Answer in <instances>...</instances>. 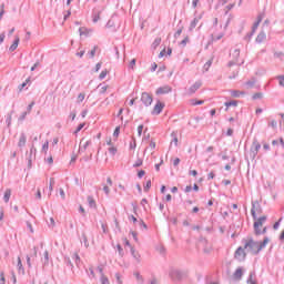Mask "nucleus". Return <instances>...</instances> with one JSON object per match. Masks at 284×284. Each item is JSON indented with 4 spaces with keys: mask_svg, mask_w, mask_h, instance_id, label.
<instances>
[{
    "mask_svg": "<svg viewBox=\"0 0 284 284\" xmlns=\"http://www.w3.org/2000/svg\"><path fill=\"white\" fill-rule=\"evenodd\" d=\"M118 252H119V256H123V247H121V244L116 245Z\"/></svg>",
    "mask_w": 284,
    "mask_h": 284,
    "instance_id": "nucleus-47",
    "label": "nucleus"
},
{
    "mask_svg": "<svg viewBox=\"0 0 284 284\" xmlns=\"http://www.w3.org/2000/svg\"><path fill=\"white\" fill-rule=\"evenodd\" d=\"M134 65H136V59L131 60L129 68H131V70H134Z\"/></svg>",
    "mask_w": 284,
    "mask_h": 284,
    "instance_id": "nucleus-45",
    "label": "nucleus"
},
{
    "mask_svg": "<svg viewBox=\"0 0 284 284\" xmlns=\"http://www.w3.org/2000/svg\"><path fill=\"white\" fill-rule=\"evenodd\" d=\"M243 274H245V270L243 267L236 268L232 276L233 281H241V278H243Z\"/></svg>",
    "mask_w": 284,
    "mask_h": 284,
    "instance_id": "nucleus-8",
    "label": "nucleus"
},
{
    "mask_svg": "<svg viewBox=\"0 0 284 284\" xmlns=\"http://www.w3.org/2000/svg\"><path fill=\"white\" fill-rule=\"evenodd\" d=\"M212 67V60H209L205 64H204V70L205 72H207V70H210V68Z\"/></svg>",
    "mask_w": 284,
    "mask_h": 284,
    "instance_id": "nucleus-35",
    "label": "nucleus"
},
{
    "mask_svg": "<svg viewBox=\"0 0 284 284\" xmlns=\"http://www.w3.org/2000/svg\"><path fill=\"white\" fill-rule=\"evenodd\" d=\"M247 247H250V241L245 242L244 247H237V250L234 253V260L240 262L243 261L245 256H247V254L245 253V250H247Z\"/></svg>",
    "mask_w": 284,
    "mask_h": 284,
    "instance_id": "nucleus-4",
    "label": "nucleus"
},
{
    "mask_svg": "<svg viewBox=\"0 0 284 284\" xmlns=\"http://www.w3.org/2000/svg\"><path fill=\"white\" fill-rule=\"evenodd\" d=\"M6 123L8 125V128H10V125H12V114H7V119H6Z\"/></svg>",
    "mask_w": 284,
    "mask_h": 284,
    "instance_id": "nucleus-30",
    "label": "nucleus"
},
{
    "mask_svg": "<svg viewBox=\"0 0 284 284\" xmlns=\"http://www.w3.org/2000/svg\"><path fill=\"white\" fill-rule=\"evenodd\" d=\"M32 108H34V101H32V102L28 105V108H27V113L30 114V112H32Z\"/></svg>",
    "mask_w": 284,
    "mask_h": 284,
    "instance_id": "nucleus-41",
    "label": "nucleus"
},
{
    "mask_svg": "<svg viewBox=\"0 0 284 284\" xmlns=\"http://www.w3.org/2000/svg\"><path fill=\"white\" fill-rule=\"evenodd\" d=\"M87 201H88V203H89V207H97V201H94V197H92V196H88L87 197Z\"/></svg>",
    "mask_w": 284,
    "mask_h": 284,
    "instance_id": "nucleus-23",
    "label": "nucleus"
},
{
    "mask_svg": "<svg viewBox=\"0 0 284 284\" xmlns=\"http://www.w3.org/2000/svg\"><path fill=\"white\" fill-rule=\"evenodd\" d=\"M270 243V239H264L263 242H251L250 247H251V254H258L265 245Z\"/></svg>",
    "mask_w": 284,
    "mask_h": 284,
    "instance_id": "nucleus-3",
    "label": "nucleus"
},
{
    "mask_svg": "<svg viewBox=\"0 0 284 284\" xmlns=\"http://www.w3.org/2000/svg\"><path fill=\"white\" fill-rule=\"evenodd\" d=\"M109 153L111 154V156H114L116 154V148L114 146L109 148Z\"/></svg>",
    "mask_w": 284,
    "mask_h": 284,
    "instance_id": "nucleus-38",
    "label": "nucleus"
},
{
    "mask_svg": "<svg viewBox=\"0 0 284 284\" xmlns=\"http://www.w3.org/2000/svg\"><path fill=\"white\" fill-rule=\"evenodd\" d=\"M49 262H50L49 253L48 251H44L43 265H48Z\"/></svg>",
    "mask_w": 284,
    "mask_h": 284,
    "instance_id": "nucleus-28",
    "label": "nucleus"
},
{
    "mask_svg": "<svg viewBox=\"0 0 284 284\" xmlns=\"http://www.w3.org/2000/svg\"><path fill=\"white\" fill-rule=\"evenodd\" d=\"M163 108H165V104H163L161 101H158L153 108L152 114H160L163 112Z\"/></svg>",
    "mask_w": 284,
    "mask_h": 284,
    "instance_id": "nucleus-10",
    "label": "nucleus"
},
{
    "mask_svg": "<svg viewBox=\"0 0 284 284\" xmlns=\"http://www.w3.org/2000/svg\"><path fill=\"white\" fill-rule=\"evenodd\" d=\"M3 8H4V6L1 4V7H0V21H1V19H3V14H6V10Z\"/></svg>",
    "mask_w": 284,
    "mask_h": 284,
    "instance_id": "nucleus-42",
    "label": "nucleus"
},
{
    "mask_svg": "<svg viewBox=\"0 0 284 284\" xmlns=\"http://www.w3.org/2000/svg\"><path fill=\"white\" fill-rule=\"evenodd\" d=\"M169 276L174 283H179V281H183L185 276H187V272L179 270V268H171L169 272Z\"/></svg>",
    "mask_w": 284,
    "mask_h": 284,
    "instance_id": "nucleus-2",
    "label": "nucleus"
},
{
    "mask_svg": "<svg viewBox=\"0 0 284 284\" xmlns=\"http://www.w3.org/2000/svg\"><path fill=\"white\" fill-rule=\"evenodd\" d=\"M149 284H159V280H156V277H153L152 280H150Z\"/></svg>",
    "mask_w": 284,
    "mask_h": 284,
    "instance_id": "nucleus-62",
    "label": "nucleus"
},
{
    "mask_svg": "<svg viewBox=\"0 0 284 284\" xmlns=\"http://www.w3.org/2000/svg\"><path fill=\"white\" fill-rule=\"evenodd\" d=\"M18 272L19 274H26V270L23 268V264L21 263V257H18Z\"/></svg>",
    "mask_w": 284,
    "mask_h": 284,
    "instance_id": "nucleus-21",
    "label": "nucleus"
},
{
    "mask_svg": "<svg viewBox=\"0 0 284 284\" xmlns=\"http://www.w3.org/2000/svg\"><path fill=\"white\" fill-rule=\"evenodd\" d=\"M263 17H264L263 14L257 16V20L253 24V32L256 30V28H258V26H261V21H263Z\"/></svg>",
    "mask_w": 284,
    "mask_h": 284,
    "instance_id": "nucleus-20",
    "label": "nucleus"
},
{
    "mask_svg": "<svg viewBox=\"0 0 284 284\" xmlns=\"http://www.w3.org/2000/svg\"><path fill=\"white\" fill-rule=\"evenodd\" d=\"M120 132H121V128L116 126L113 132V136H119Z\"/></svg>",
    "mask_w": 284,
    "mask_h": 284,
    "instance_id": "nucleus-51",
    "label": "nucleus"
},
{
    "mask_svg": "<svg viewBox=\"0 0 284 284\" xmlns=\"http://www.w3.org/2000/svg\"><path fill=\"white\" fill-rule=\"evenodd\" d=\"M253 150H254L255 154H258V150H261V143L254 141L253 142Z\"/></svg>",
    "mask_w": 284,
    "mask_h": 284,
    "instance_id": "nucleus-27",
    "label": "nucleus"
},
{
    "mask_svg": "<svg viewBox=\"0 0 284 284\" xmlns=\"http://www.w3.org/2000/svg\"><path fill=\"white\" fill-rule=\"evenodd\" d=\"M83 128H85V123H80L75 130V134H79V132H81Z\"/></svg>",
    "mask_w": 284,
    "mask_h": 284,
    "instance_id": "nucleus-36",
    "label": "nucleus"
},
{
    "mask_svg": "<svg viewBox=\"0 0 284 284\" xmlns=\"http://www.w3.org/2000/svg\"><path fill=\"white\" fill-rule=\"evenodd\" d=\"M192 105H203V100H191Z\"/></svg>",
    "mask_w": 284,
    "mask_h": 284,
    "instance_id": "nucleus-34",
    "label": "nucleus"
},
{
    "mask_svg": "<svg viewBox=\"0 0 284 284\" xmlns=\"http://www.w3.org/2000/svg\"><path fill=\"white\" fill-rule=\"evenodd\" d=\"M131 255L136 261V263H141V254L134 250V247H131Z\"/></svg>",
    "mask_w": 284,
    "mask_h": 284,
    "instance_id": "nucleus-14",
    "label": "nucleus"
},
{
    "mask_svg": "<svg viewBox=\"0 0 284 284\" xmlns=\"http://www.w3.org/2000/svg\"><path fill=\"white\" fill-rule=\"evenodd\" d=\"M90 145H92V140H88L83 143V139L80 141V149L79 152H85L88 150V148H90Z\"/></svg>",
    "mask_w": 284,
    "mask_h": 284,
    "instance_id": "nucleus-11",
    "label": "nucleus"
},
{
    "mask_svg": "<svg viewBox=\"0 0 284 284\" xmlns=\"http://www.w3.org/2000/svg\"><path fill=\"white\" fill-rule=\"evenodd\" d=\"M143 165V160L139 159L136 162L133 164V168H141Z\"/></svg>",
    "mask_w": 284,
    "mask_h": 284,
    "instance_id": "nucleus-37",
    "label": "nucleus"
},
{
    "mask_svg": "<svg viewBox=\"0 0 284 284\" xmlns=\"http://www.w3.org/2000/svg\"><path fill=\"white\" fill-rule=\"evenodd\" d=\"M115 278H116L119 284L123 283V282H121V274L116 273Z\"/></svg>",
    "mask_w": 284,
    "mask_h": 284,
    "instance_id": "nucleus-63",
    "label": "nucleus"
},
{
    "mask_svg": "<svg viewBox=\"0 0 284 284\" xmlns=\"http://www.w3.org/2000/svg\"><path fill=\"white\" fill-rule=\"evenodd\" d=\"M10 196H12V191L10 189H7L3 196L4 203H9Z\"/></svg>",
    "mask_w": 284,
    "mask_h": 284,
    "instance_id": "nucleus-18",
    "label": "nucleus"
},
{
    "mask_svg": "<svg viewBox=\"0 0 284 284\" xmlns=\"http://www.w3.org/2000/svg\"><path fill=\"white\" fill-rule=\"evenodd\" d=\"M53 185H54V178H51L49 183V196L52 195V191L54 190Z\"/></svg>",
    "mask_w": 284,
    "mask_h": 284,
    "instance_id": "nucleus-26",
    "label": "nucleus"
},
{
    "mask_svg": "<svg viewBox=\"0 0 284 284\" xmlns=\"http://www.w3.org/2000/svg\"><path fill=\"white\" fill-rule=\"evenodd\" d=\"M27 227H28L29 232H31V234H34V229H32V223L27 222Z\"/></svg>",
    "mask_w": 284,
    "mask_h": 284,
    "instance_id": "nucleus-46",
    "label": "nucleus"
},
{
    "mask_svg": "<svg viewBox=\"0 0 284 284\" xmlns=\"http://www.w3.org/2000/svg\"><path fill=\"white\" fill-rule=\"evenodd\" d=\"M99 88H100V94H105V92H108V85L100 84Z\"/></svg>",
    "mask_w": 284,
    "mask_h": 284,
    "instance_id": "nucleus-32",
    "label": "nucleus"
},
{
    "mask_svg": "<svg viewBox=\"0 0 284 284\" xmlns=\"http://www.w3.org/2000/svg\"><path fill=\"white\" fill-rule=\"evenodd\" d=\"M189 174L191 176H197L199 175V172L196 170H191V172H189Z\"/></svg>",
    "mask_w": 284,
    "mask_h": 284,
    "instance_id": "nucleus-59",
    "label": "nucleus"
},
{
    "mask_svg": "<svg viewBox=\"0 0 284 284\" xmlns=\"http://www.w3.org/2000/svg\"><path fill=\"white\" fill-rule=\"evenodd\" d=\"M224 105L226 106V111L230 109V108H236V105H239V102L233 100V101H229V102H225Z\"/></svg>",
    "mask_w": 284,
    "mask_h": 284,
    "instance_id": "nucleus-19",
    "label": "nucleus"
},
{
    "mask_svg": "<svg viewBox=\"0 0 284 284\" xmlns=\"http://www.w3.org/2000/svg\"><path fill=\"white\" fill-rule=\"evenodd\" d=\"M29 113L27 111L22 112L21 115L19 116V121H26V118L28 116Z\"/></svg>",
    "mask_w": 284,
    "mask_h": 284,
    "instance_id": "nucleus-39",
    "label": "nucleus"
},
{
    "mask_svg": "<svg viewBox=\"0 0 284 284\" xmlns=\"http://www.w3.org/2000/svg\"><path fill=\"white\" fill-rule=\"evenodd\" d=\"M187 41H190V38H185L181 41V45H187Z\"/></svg>",
    "mask_w": 284,
    "mask_h": 284,
    "instance_id": "nucleus-61",
    "label": "nucleus"
},
{
    "mask_svg": "<svg viewBox=\"0 0 284 284\" xmlns=\"http://www.w3.org/2000/svg\"><path fill=\"white\" fill-rule=\"evenodd\" d=\"M19 41H20L19 37H16L13 43L9 48L10 52H14V50L19 48Z\"/></svg>",
    "mask_w": 284,
    "mask_h": 284,
    "instance_id": "nucleus-15",
    "label": "nucleus"
},
{
    "mask_svg": "<svg viewBox=\"0 0 284 284\" xmlns=\"http://www.w3.org/2000/svg\"><path fill=\"white\" fill-rule=\"evenodd\" d=\"M199 24V19L194 18V20L190 24V30H194L196 26Z\"/></svg>",
    "mask_w": 284,
    "mask_h": 284,
    "instance_id": "nucleus-31",
    "label": "nucleus"
},
{
    "mask_svg": "<svg viewBox=\"0 0 284 284\" xmlns=\"http://www.w3.org/2000/svg\"><path fill=\"white\" fill-rule=\"evenodd\" d=\"M171 136H172V139H173V140L171 141V145H175V146L179 145V138H176V133L173 132V133L171 134Z\"/></svg>",
    "mask_w": 284,
    "mask_h": 284,
    "instance_id": "nucleus-25",
    "label": "nucleus"
},
{
    "mask_svg": "<svg viewBox=\"0 0 284 284\" xmlns=\"http://www.w3.org/2000/svg\"><path fill=\"white\" fill-rule=\"evenodd\" d=\"M103 192L108 196L110 194V187L108 185L103 186Z\"/></svg>",
    "mask_w": 284,
    "mask_h": 284,
    "instance_id": "nucleus-55",
    "label": "nucleus"
},
{
    "mask_svg": "<svg viewBox=\"0 0 284 284\" xmlns=\"http://www.w3.org/2000/svg\"><path fill=\"white\" fill-rule=\"evenodd\" d=\"M143 134V124H140L138 126V136H141Z\"/></svg>",
    "mask_w": 284,
    "mask_h": 284,
    "instance_id": "nucleus-43",
    "label": "nucleus"
},
{
    "mask_svg": "<svg viewBox=\"0 0 284 284\" xmlns=\"http://www.w3.org/2000/svg\"><path fill=\"white\" fill-rule=\"evenodd\" d=\"M278 81H280V85L284 87V75H280L277 77Z\"/></svg>",
    "mask_w": 284,
    "mask_h": 284,
    "instance_id": "nucleus-57",
    "label": "nucleus"
},
{
    "mask_svg": "<svg viewBox=\"0 0 284 284\" xmlns=\"http://www.w3.org/2000/svg\"><path fill=\"white\" fill-rule=\"evenodd\" d=\"M183 33V29H179L175 33H174V38L179 39V36Z\"/></svg>",
    "mask_w": 284,
    "mask_h": 284,
    "instance_id": "nucleus-53",
    "label": "nucleus"
},
{
    "mask_svg": "<svg viewBox=\"0 0 284 284\" xmlns=\"http://www.w3.org/2000/svg\"><path fill=\"white\" fill-rule=\"evenodd\" d=\"M49 148H50V142L45 141L41 149L42 154H48Z\"/></svg>",
    "mask_w": 284,
    "mask_h": 284,
    "instance_id": "nucleus-24",
    "label": "nucleus"
},
{
    "mask_svg": "<svg viewBox=\"0 0 284 284\" xmlns=\"http://www.w3.org/2000/svg\"><path fill=\"white\" fill-rule=\"evenodd\" d=\"M254 232L255 234H265V232L267 231L266 227H263V223H265L267 221V216L262 215L260 217L254 219Z\"/></svg>",
    "mask_w": 284,
    "mask_h": 284,
    "instance_id": "nucleus-1",
    "label": "nucleus"
},
{
    "mask_svg": "<svg viewBox=\"0 0 284 284\" xmlns=\"http://www.w3.org/2000/svg\"><path fill=\"white\" fill-rule=\"evenodd\" d=\"M98 272H100L101 274V283L102 284H110V281L108 280V277L103 276V268L102 267H98Z\"/></svg>",
    "mask_w": 284,
    "mask_h": 284,
    "instance_id": "nucleus-17",
    "label": "nucleus"
},
{
    "mask_svg": "<svg viewBox=\"0 0 284 284\" xmlns=\"http://www.w3.org/2000/svg\"><path fill=\"white\" fill-rule=\"evenodd\" d=\"M28 81H30V79L26 80V82H23L22 84L19 85V90H23V88H26V85H28Z\"/></svg>",
    "mask_w": 284,
    "mask_h": 284,
    "instance_id": "nucleus-52",
    "label": "nucleus"
},
{
    "mask_svg": "<svg viewBox=\"0 0 284 284\" xmlns=\"http://www.w3.org/2000/svg\"><path fill=\"white\" fill-rule=\"evenodd\" d=\"M105 77H108V71H102V72L100 73V75H99V79H100L101 81H103V79H104Z\"/></svg>",
    "mask_w": 284,
    "mask_h": 284,
    "instance_id": "nucleus-44",
    "label": "nucleus"
},
{
    "mask_svg": "<svg viewBox=\"0 0 284 284\" xmlns=\"http://www.w3.org/2000/svg\"><path fill=\"white\" fill-rule=\"evenodd\" d=\"M172 92V87L164 85L156 89L155 94H170Z\"/></svg>",
    "mask_w": 284,
    "mask_h": 284,
    "instance_id": "nucleus-9",
    "label": "nucleus"
},
{
    "mask_svg": "<svg viewBox=\"0 0 284 284\" xmlns=\"http://www.w3.org/2000/svg\"><path fill=\"white\" fill-rule=\"evenodd\" d=\"M130 150H136V139L132 138V141L130 142Z\"/></svg>",
    "mask_w": 284,
    "mask_h": 284,
    "instance_id": "nucleus-29",
    "label": "nucleus"
},
{
    "mask_svg": "<svg viewBox=\"0 0 284 284\" xmlns=\"http://www.w3.org/2000/svg\"><path fill=\"white\" fill-rule=\"evenodd\" d=\"M84 99H85V93H79L78 103H83Z\"/></svg>",
    "mask_w": 284,
    "mask_h": 284,
    "instance_id": "nucleus-33",
    "label": "nucleus"
},
{
    "mask_svg": "<svg viewBox=\"0 0 284 284\" xmlns=\"http://www.w3.org/2000/svg\"><path fill=\"white\" fill-rule=\"evenodd\" d=\"M138 176H139V179H143V176H145V171H143V170L139 171Z\"/></svg>",
    "mask_w": 284,
    "mask_h": 284,
    "instance_id": "nucleus-56",
    "label": "nucleus"
},
{
    "mask_svg": "<svg viewBox=\"0 0 284 284\" xmlns=\"http://www.w3.org/2000/svg\"><path fill=\"white\" fill-rule=\"evenodd\" d=\"M263 214V209H261V204L258 202H253V207H252V216L253 219H260V216Z\"/></svg>",
    "mask_w": 284,
    "mask_h": 284,
    "instance_id": "nucleus-6",
    "label": "nucleus"
},
{
    "mask_svg": "<svg viewBox=\"0 0 284 284\" xmlns=\"http://www.w3.org/2000/svg\"><path fill=\"white\" fill-rule=\"evenodd\" d=\"M141 101L148 108L149 105H152L153 99H152V95H150V93L143 92L141 97Z\"/></svg>",
    "mask_w": 284,
    "mask_h": 284,
    "instance_id": "nucleus-7",
    "label": "nucleus"
},
{
    "mask_svg": "<svg viewBox=\"0 0 284 284\" xmlns=\"http://www.w3.org/2000/svg\"><path fill=\"white\" fill-rule=\"evenodd\" d=\"M271 128H276L278 125V122L276 120H273L270 122Z\"/></svg>",
    "mask_w": 284,
    "mask_h": 284,
    "instance_id": "nucleus-58",
    "label": "nucleus"
},
{
    "mask_svg": "<svg viewBox=\"0 0 284 284\" xmlns=\"http://www.w3.org/2000/svg\"><path fill=\"white\" fill-rule=\"evenodd\" d=\"M136 281L143 283V276L140 273H135Z\"/></svg>",
    "mask_w": 284,
    "mask_h": 284,
    "instance_id": "nucleus-48",
    "label": "nucleus"
},
{
    "mask_svg": "<svg viewBox=\"0 0 284 284\" xmlns=\"http://www.w3.org/2000/svg\"><path fill=\"white\" fill-rule=\"evenodd\" d=\"M28 141V136L26 135V133H21L20 134V139H19V142H18V148H26V143Z\"/></svg>",
    "mask_w": 284,
    "mask_h": 284,
    "instance_id": "nucleus-13",
    "label": "nucleus"
},
{
    "mask_svg": "<svg viewBox=\"0 0 284 284\" xmlns=\"http://www.w3.org/2000/svg\"><path fill=\"white\" fill-rule=\"evenodd\" d=\"M89 54H90L91 59H94V54H97V47H94L93 50H91L89 52Z\"/></svg>",
    "mask_w": 284,
    "mask_h": 284,
    "instance_id": "nucleus-49",
    "label": "nucleus"
},
{
    "mask_svg": "<svg viewBox=\"0 0 284 284\" xmlns=\"http://www.w3.org/2000/svg\"><path fill=\"white\" fill-rule=\"evenodd\" d=\"M243 94H245V93L241 92L239 90H232L231 91V95L234 97L235 99H239V98L243 97Z\"/></svg>",
    "mask_w": 284,
    "mask_h": 284,
    "instance_id": "nucleus-22",
    "label": "nucleus"
},
{
    "mask_svg": "<svg viewBox=\"0 0 284 284\" xmlns=\"http://www.w3.org/2000/svg\"><path fill=\"white\" fill-rule=\"evenodd\" d=\"M203 85V82L196 81L192 87L189 89V94H194L196 90H199Z\"/></svg>",
    "mask_w": 284,
    "mask_h": 284,
    "instance_id": "nucleus-12",
    "label": "nucleus"
},
{
    "mask_svg": "<svg viewBox=\"0 0 284 284\" xmlns=\"http://www.w3.org/2000/svg\"><path fill=\"white\" fill-rule=\"evenodd\" d=\"M139 225L142 230H148V224H145V222L140 221Z\"/></svg>",
    "mask_w": 284,
    "mask_h": 284,
    "instance_id": "nucleus-50",
    "label": "nucleus"
},
{
    "mask_svg": "<svg viewBox=\"0 0 284 284\" xmlns=\"http://www.w3.org/2000/svg\"><path fill=\"white\" fill-rule=\"evenodd\" d=\"M230 55L233 60L229 62V68H232V65L241 64V62H239V57H241V49H232Z\"/></svg>",
    "mask_w": 284,
    "mask_h": 284,
    "instance_id": "nucleus-5",
    "label": "nucleus"
},
{
    "mask_svg": "<svg viewBox=\"0 0 284 284\" xmlns=\"http://www.w3.org/2000/svg\"><path fill=\"white\" fill-rule=\"evenodd\" d=\"M79 32H80V37H83V34H85V29L84 28H80Z\"/></svg>",
    "mask_w": 284,
    "mask_h": 284,
    "instance_id": "nucleus-64",
    "label": "nucleus"
},
{
    "mask_svg": "<svg viewBox=\"0 0 284 284\" xmlns=\"http://www.w3.org/2000/svg\"><path fill=\"white\" fill-rule=\"evenodd\" d=\"M150 187H152V181H148L146 184L144 185V192H148V190H150Z\"/></svg>",
    "mask_w": 284,
    "mask_h": 284,
    "instance_id": "nucleus-40",
    "label": "nucleus"
},
{
    "mask_svg": "<svg viewBox=\"0 0 284 284\" xmlns=\"http://www.w3.org/2000/svg\"><path fill=\"white\" fill-rule=\"evenodd\" d=\"M179 163H181V159L176 158L173 160L174 168H176L179 165Z\"/></svg>",
    "mask_w": 284,
    "mask_h": 284,
    "instance_id": "nucleus-54",
    "label": "nucleus"
},
{
    "mask_svg": "<svg viewBox=\"0 0 284 284\" xmlns=\"http://www.w3.org/2000/svg\"><path fill=\"white\" fill-rule=\"evenodd\" d=\"M156 68H159V65L154 62L151 67V72H156Z\"/></svg>",
    "mask_w": 284,
    "mask_h": 284,
    "instance_id": "nucleus-60",
    "label": "nucleus"
},
{
    "mask_svg": "<svg viewBox=\"0 0 284 284\" xmlns=\"http://www.w3.org/2000/svg\"><path fill=\"white\" fill-rule=\"evenodd\" d=\"M32 154H37V148H34V145L31 146L30 149V153H29V156H28V161H29V165L32 164Z\"/></svg>",
    "mask_w": 284,
    "mask_h": 284,
    "instance_id": "nucleus-16",
    "label": "nucleus"
}]
</instances>
